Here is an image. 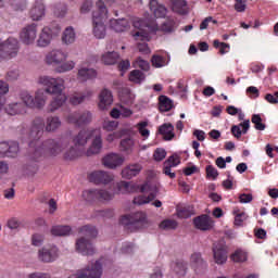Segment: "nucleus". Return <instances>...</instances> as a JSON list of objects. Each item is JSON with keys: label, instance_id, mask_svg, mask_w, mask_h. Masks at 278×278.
Wrapping results in <instances>:
<instances>
[{"label": "nucleus", "instance_id": "nucleus-1", "mask_svg": "<svg viewBox=\"0 0 278 278\" xmlns=\"http://www.w3.org/2000/svg\"><path fill=\"white\" fill-rule=\"evenodd\" d=\"M39 86H45L46 89H37L35 92V108L37 110H42L47 105V100L49 99L47 94H54L55 97L49 104L50 112H55L60 110L64 103H66V80L62 77H51V76H40L37 80Z\"/></svg>", "mask_w": 278, "mask_h": 278}, {"label": "nucleus", "instance_id": "nucleus-2", "mask_svg": "<svg viewBox=\"0 0 278 278\" xmlns=\"http://www.w3.org/2000/svg\"><path fill=\"white\" fill-rule=\"evenodd\" d=\"M37 147L36 155H50V157H58L62 155L67 162H73L83 155H86L85 152L76 147L74 143L70 146L71 142L66 138L61 139H48L45 142L36 141Z\"/></svg>", "mask_w": 278, "mask_h": 278}, {"label": "nucleus", "instance_id": "nucleus-3", "mask_svg": "<svg viewBox=\"0 0 278 278\" xmlns=\"http://www.w3.org/2000/svg\"><path fill=\"white\" fill-rule=\"evenodd\" d=\"M132 25L135 29H138L132 33L134 40H151V34H156V31L169 33L175 29V22L173 20H167L161 26H157L153 20L136 17L132 21Z\"/></svg>", "mask_w": 278, "mask_h": 278}, {"label": "nucleus", "instance_id": "nucleus-4", "mask_svg": "<svg viewBox=\"0 0 278 278\" xmlns=\"http://www.w3.org/2000/svg\"><path fill=\"white\" fill-rule=\"evenodd\" d=\"M62 127V119L58 116H49L45 121L41 117L35 118L33 122V125L30 127V136L31 138H35L33 141L29 142V149L34 151V154L36 155V149H39L38 144L36 142H40L38 138L42 136V131H48L49 134H54V131H58Z\"/></svg>", "mask_w": 278, "mask_h": 278}, {"label": "nucleus", "instance_id": "nucleus-5", "mask_svg": "<svg viewBox=\"0 0 278 278\" xmlns=\"http://www.w3.org/2000/svg\"><path fill=\"white\" fill-rule=\"evenodd\" d=\"M68 60V52L64 49L54 48L48 51L45 55L43 62L47 66H56L55 73H71L75 70L77 63L73 60Z\"/></svg>", "mask_w": 278, "mask_h": 278}, {"label": "nucleus", "instance_id": "nucleus-6", "mask_svg": "<svg viewBox=\"0 0 278 278\" xmlns=\"http://www.w3.org/2000/svg\"><path fill=\"white\" fill-rule=\"evenodd\" d=\"M97 228L94 226H83L80 228V238L76 240L75 250L80 255L92 256L97 253V248L90 241V238H97Z\"/></svg>", "mask_w": 278, "mask_h": 278}, {"label": "nucleus", "instance_id": "nucleus-7", "mask_svg": "<svg viewBox=\"0 0 278 278\" xmlns=\"http://www.w3.org/2000/svg\"><path fill=\"white\" fill-rule=\"evenodd\" d=\"M96 8L97 10L92 13V31L96 38L102 40V38H105V23L109 12L103 7V2H97Z\"/></svg>", "mask_w": 278, "mask_h": 278}, {"label": "nucleus", "instance_id": "nucleus-8", "mask_svg": "<svg viewBox=\"0 0 278 278\" xmlns=\"http://www.w3.org/2000/svg\"><path fill=\"white\" fill-rule=\"evenodd\" d=\"M140 192L148 195H138L134 199L132 203L135 205H147L151 203L160 192V182L155 180H148L146 184L140 186Z\"/></svg>", "mask_w": 278, "mask_h": 278}, {"label": "nucleus", "instance_id": "nucleus-9", "mask_svg": "<svg viewBox=\"0 0 278 278\" xmlns=\"http://www.w3.org/2000/svg\"><path fill=\"white\" fill-rule=\"evenodd\" d=\"M103 276V260L90 263L83 269L70 275L67 278H101Z\"/></svg>", "mask_w": 278, "mask_h": 278}, {"label": "nucleus", "instance_id": "nucleus-10", "mask_svg": "<svg viewBox=\"0 0 278 278\" xmlns=\"http://www.w3.org/2000/svg\"><path fill=\"white\" fill-rule=\"evenodd\" d=\"M121 225H125V227H129V225H134V227H138L139 229H144L149 226V218L147 217V213L137 212L127 215H123L119 219Z\"/></svg>", "mask_w": 278, "mask_h": 278}, {"label": "nucleus", "instance_id": "nucleus-11", "mask_svg": "<svg viewBox=\"0 0 278 278\" xmlns=\"http://www.w3.org/2000/svg\"><path fill=\"white\" fill-rule=\"evenodd\" d=\"M90 140L91 142L89 147L85 150V155L87 157H92V155H99V153L103 151V137L101 135L100 128H93Z\"/></svg>", "mask_w": 278, "mask_h": 278}, {"label": "nucleus", "instance_id": "nucleus-12", "mask_svg": "<svg viewBox=\"0 0 278 278\" xmlns=\"http://www.w3.org/2000/svg\"><path fill=\"white\" fill-rule=\"evenodd\" d=\"M65 121L70 125H76V127H83V125H90V123H92V113H90V111L70 113L65 117Z\"/></svg>", "mask_w": 278, "mask_h": 278}, {"label": "nucleus", "instance_id": "nucleus-13", "mask_svg": "<svg viewBox=\"0 0 278 278\" xmlns=\"http://www.w3.org/2000/svg\"><path fill=\"white\" fill-rule=\"evenodd\" d=\"M37 257L43 264H51L60 257V249L55 245H45L38 250Z\"/></svg>", "mask_w": 278, "mask_h": 278}, {"label": "nucleus", "instance_id": "nucleus-14", "mask_svg": "<svg viewBox=\"0 0 278 278\" xmlns=\"http://www.w3.org/2000/svg\"><path fill=\"white\" fill-rule=\"evenodd\" d=\"M20 49L21 45L18 43V39L10 37L3 41L1 58L4 60H12V58H16V55H18Z\"/></svg>", "mask_w": 278, "mask_h": 278}, {"label": "nucleus", "instance_id": "nucleus-15", "mask_svg": "<svg viewBox=\"0 0 278 278\" xmlns=\"http://www.w3.org/2000/svg\"><path fill=\"white\" fill-rule=\"evenodd\" d=\"M88 179L96 186H108L114 181V175L105 170H93L89 174Z\"/></svg>", "mask_w": 278, "mask_h": 278}, {"label": "nucleus", "instance_id": "nucleus-16", "mask_svg": "<svg viewBox=\"0 0 278 278\" xmlns=\"http://www.w3.org/2000/svg\"><path fill=\"white\" fill-rule=\"evenodd\" d=\"M20 38L24 45H34L38 38V24L33 23L24 26L21 30Z\"/></svg>", "mask_w": 278, "mask_h": 278}, {"label": "nucleus", "instance_id": "nucleus-17", "mask_svg": "<svg viewBox=\"0 0 278 278\" xmlns=\"http://www.w3.org/2000/svg\"><path fill=\"white\" fill-rule=\"evenodd\" d=\"M97 70L88 66L87 63H83L78 67L77 80L79 84H86V81H92L93 79H97Z\"/></svg>", "mask_w": 278, "mask_h": 278}, {"label": "nucleus", "instance_id": "nucleus-18", "mask_svg": "<svg viewBox=\"0 0 278 278\" xmlns=\"http://www.w3.org/2000/svg\"><path fill=\"white\" fill-rule=\"evenodd\" d=\"M102 164L105 168H118V166H123L125 164V156L118 153H109L102 159Z\"/></svg>", "mask_w": 278, "mask_h": 278}, {"label": "nucleus", "instance_id": "nucleus-19", "mask_svg": "<svg viewBox=\"0 0 278 278\" xmlns=\"http://www.w3.org/2000/svg\"><path fill=\"white\" fill-rule=\"evenodd\" d=\"M94 128L80 130L76 136H74L73 144H75L78 149H81V151L86 153V146L88 144V141L90 140Z\"/></svg>", "mask_w": 278, "mask_h": 278}, {"label": "nucleus", "instance_id": "nucleus-20", "mask_svg": "<svg viewBox=\"0 0 278 278\" xmlns=\"http://www.w3.org/2000/svg\"><path fill=\"white\" fill-rule=\"evenodd\" d=\"M189 266L195 275H201V270L207 268V263L203 260V256L199 252H194L189 257Z\"/></svg>", "mask_w": 278, "mask_h": 278}, {"label": "nucleus", "instance_id": "nucleus-21", "mask_svg": "<svg viewBox=\"0 0 278 278\" xmlns=\"http://www.w3.org/2000/svg\"><path fill=\"white\" fill-rule=\"evenodd\" d=\"M47 14V7L42 1L36 0L33 7L29 10V17L34 22L42 21Z\"/></svg>", "mask_w": 278, "mask_h": 278}, {"label": "nucleus", "instance_id": "nucleus-22", "mask_svg": "<svg viewBox=\"0 0 278 278\" xmlns=\"http://www.w3.org/2000/svg\"><path fill=\"white\" fill-rule=\"evenodd\" d=\"M213 257L215 264H225L227 262V247L225 243H215L213 247Z\"/></svg>", "mask_w": 278, "mask_h": 278}, {"label": "nucleus", "instance_id": "nucleus-23", "mask_svg": "<svg viewBox=\"0 0 278 278\" xmlns=\"http://www.w3.org/2000/svg\"><path fill=\"white\" fill-rule=\"evenodd\" d=\"M114 103V96L110 89H102L99 93V108L100 110H110Z\"/></svg>", "mask_w": 278, "mask_h": 278}, {"label": "nucleus", "instance_id": "nucleus-24", "mask_svg": "<svg viewBox=\"0 0 278 278\" xmlns=\"http://www.w3.org/2000/svg\"><path fill=\"white\" fill-rule=\"evenodd\" d=\"M51 40H53V34H51V28L46 26L39 33V37L37 39V47H39L40 49H46V47H49V45H51Z\"/></svg>", "mask_w": 278, "mask_h": 278}, {"label": "nucleus", "instance_id": "nucleus-25", "mask_svg": "<svg viewBox=\"0 0 278 278\" xmlns=\"http://www.w3.org/2000/svg\"><path fill=\"white\" fill-rule=\"evenodd\" d=\"M193 225L195 229L200 231H210L213 227L212 218L207 215H201L193 219Z\"/></svg>", "mask_w": 278, "mask_h": 278}, {"label": "nucleus", "instance_id": "nucleus-26", "mask_svg": "<svg viewBox=\"0 0 278 278\" xmlns=\"http://www.w3.org/2000/svg\"><path fill=\"white\" fill-rule=\"evenodd\" d=\"M135 190L136 185L122 180L114 185L113 193L114 197H116V194H129L131 192H135Z\"/></svg>", "mask_w": 278, "mask_h": 278}, {"label": "nucleus", "instance_id": "nucleus-27", "mask_svg": "<svg viewBox=\"0 0 278 278\" xmlns=\"http://www.w3.org/2000/svg\"><path fill=\"white\" fill-rule=\"evenodd\" d=\"M141 172H142V166L140 164L138 163L130 164L122 170V177L123 179H134V177H137V175H140Z\"/></svg>", "mask_w": 278, "mask_h": 278}, {"label": "nucleus", "instance_id": "nucleus-28", "mask_svg": "<svg viewBox=\"0 0 278 278\" xmlns=\"http://www.w3.org/2000/svg\"><path fill=\"white\" fill-rule=\"evenodd\" d=\"M111 116L112 118H131L134 116V111L121 104L119 108L112 109Z\"/></svg>", "mask_w": 278, "mask_h": 278}, {"label": "nucleus", "instance_id": "nucleus-29", "mask_svg": "<svg viewBox=\"0 0 278 278\" xmlns=\"http://www.w3.org/2000/svg\"><path fill=\"white\" fill-rule=\"evenodd\" d=\"M251 127V121L245 119L239 125H233L231 127V134L235 138H242V134H247Z\"/></svg>", "mask_w": 278, "mask_h": 278}, {"label": "nucleus", "instance_id": "nucleus-30", "mask_svg": "<svg viewBox=\"0 0 278 278\" xmlns=\"http://www.w3.org/2000/svg\"><path fill=\"white\" fill-rule=\"evenodd\" d=\"M5 112L10 116H16V114H26L27 110L25 104L21 102L10 103L5 106Z\"/></svg>", "mask_w": 278, "mask_h": 278}, {"label": "nucleus", "instance_id": "nucleus-31", "mask_svg": "<svg viewBox=\"0 0 278 278\" xmlns=\"http://www.w3.org/2000/svg\"><path fill=\"white\" fill-rule=\"evenodd\" d=\"M110 27L117 33L127 31L129 29V21L127 18H113L110 21Z\"/></svg>", "mask_w": 278, "mask_h": 278}, {"label": "nucleus", "instance_id": "nucleus-32", "mask_svg": "<svg viewBox=\"0 0 278 278\" xmlns=\"http://www.w3.org/2000/svg\"><path fill=\"white\" fill-rule=\"evenodd\" d=\"M150 10L156 18H164L168 13L166 7L159 4L157 0H150Z\"/></svg>", "mask_w": 278, "mask_h": 278}, {"label": "nucleus", "instance_id": "nucleus-33", "mask_svg": "<svg viewBox=\"0 0 278 278\" xmlns=\"http://www.w3.org/2000/svg\"><path fill=\"white\" fill-rule=\"evenodd\" d=\"M63 45H73L77 40V35L75 34V28L73 26L66 27L62 34L61 38Z\"/></svg>", "mask_w": 278, "mask_h": 278}, {"label": "nucleus", "instance_id": "nucleus-34", "mask_svg": "<svg viewBox=\"0 0 278 278\" xmlns=\"http://www.w3.org/2000/svg\"><path fill=\"white\" fill-rule=\"evenodd\" d=\"M119 101L124 105H134V101H136V94L131 92L129 89H123L119 92Z\"/></svg>", "mask_w": 278, "mask_h": 278}, {"label": "nucleus", "instance_id": "nucleus-35", "mask_svg": "<svg viewBox=\"0 0 278 278\" xmlns=\"http://www.w3.org/2000/svg\"><path fill=\"white\" fill-rule=\"evenodd\" d=\"M172 10L176 14H187L188 13V2L186 0H170Z\"/></svg>", "mask_w": 278, "mask_h": 278}, {"label": "nucleus", "instance_id": "nucleus-36", "mask_svg": "<svg viewBox=\"0 0 278 278\" xmlns=\"http://www.w3.org/2000/svg\"><path fill=\"white\" fill-rule=\"evenodd\" d=\"M20 99L23 101V105H25L26 110L27 108H30L34 110L36 108L35 98L29 93V91L24 90L20 92Z\"/></svg>", "mask_w": 278, "mask_h": 278}, {"label": "nucleus", "instance_id": "nucleus-37", "mask_svg": "<svg viewBox=\"0 0 278 278\" xmlns=\"http://www.w3.org/2000/svg\"><path fill=\"white\" fill-rule=\"evenodd\" d=\"M175 126L173 124H163L159 128V132L164 137L165 140H173L175 138Z\"/></svg>", "mask_w": 278, "mask_h": 278}, {"label": "nucleus", "instance_id": "nucleus-38", "mask_svg": "<svg viewBox=\"0 0 278 278\" xmlns=\"http://www.w3.org/2000/svg\"><path fill=\"white\" fill-rule=\"evenodd\" d=\"M232 215L235 217V222H233L235 227H242V225H244V220H247V218H249V215H247V213L240 211V208H238V207H235L232 210Z\"/></svg>", "mask_w": 278, "mask_h": 278}, {"label": "nucleus", "instance_id": "nucleus-39", "mask_svg": "<svg viewBox=\"0 0 278 278\" xmlns=\"http://www.w3.org/2000/svg\"><path fill=\"white\" fill-rule=\"evenodd\" d=\"M71 231H73V228H71V226H62V225H58V226H53L51 228V233L52 236H71Z\"/></svg>", "mask_w": 278, "mask_h": 278}, {"label": "nucleus", "instance_id": "nucleus-40", "mask_svg": "<svg viewBox=\"0 0 278 278\" xmlns=\"http://www.w3.org/2000/svg\"><path fill=\"white\" fill-rule=\"evenodd\" d=\"M159 110L160 112H169V110H173V100L166 96H161L159 98Z\"/></svg>", "mask_w": 278, "mask_h": 278}, {"label": "nucleus", "instance_id": "nucleus-41", "mask_svg": "<svg viewBox=\"0 0 278 278\" xmlns=\"http://www.w3.org/2000/svg\"><path fill=\"white\" fill-rule=\"evenodd\" d=\"M118 58L119 55L116 52L112 51L103 53L101 60L103 64L112 66V64H116V62H118Z\"/></svg>", "mask_w": 278, "mask_h": 278}, {"label": "nucleus", "instance_id": "nucleus-42", "mask_svg": "<svg viewBox=\"0 0 278 278\" xmlns=\"http://www.w3.org/2000/svg\"><path fill=\"white\" fill-rule=\"evenodd\" d=\"M97 192L100 203H109V201L114 199V192L108 191V189H97Z\"/></svg>", "mask_w": 278, "mask_h": 278}, {"label": "nucleus", "instance_id": "nucleus-43", "mask_svg": "<svg viewBox=\"0 0 278 278\" xmlns=\"http://www.w3.org/2000/svg\"><path fill=\"white\" fill-rule=\"evenodd\" d=\"M230 257L232 262H236L237 264H242L247 262V260H249V253H247V251L244 250L239 249L235 251V253H232Z\"/></svg>", "mask_w": 278, "mask_h": 278}, {"label": "nucleus", "instance_id": "nucleus-44", "mask_svg": "<svg viewBox=\"0 0 278 278\" xmlns=\"http://www.w3.org/2000/svg\"><path fill=\"white\" fill-rule=\"evenodd\" d=\"M119 147L125 153H132L134 147H136V140L132 138L123 139L119 143Z\"/></svg>", "mask_w": 278, "mask_h": 278}, {"label": "nucleus", "instance_id": "nucleus-45", "mask_svg": "<svg viewBox=\"0 0 278 278\" xmlns=\"http://www.w3.org/2000/svg\"><path fill=\"white\" fill-rule=\"evenodd\" d=\"M84 201L87 203H94V201H99L97 189H88L83 192Z\"/></svg>", "mask_w": 278, "mask_h": 278}, {"label": "nucleus", "instance_id": "nucleus-46", "mask_svg": "<svg viewBox=\"0 0 278 278\" xmlns=\"http://www.w3.org/2000/svg\"><path fill=\"white\" fill-rule=\"evenodd\" d=\"M151 63L154 68H162L168 65V61L166 60V58L160 54H154L151 59Z\"/></svg>", "mask_w": 278, "mask_h": 278}, {"label": "nucleus", "instance_id": "nucleus-47", "mask_svg": "<svg viewBox=\"0 0 278 278\" xmlns=\"http://www.w3.org/2000/svg\"><path fill=\"white\" fill-rule=\"evenodd\" d=\"M147 127H149V122H139L136 125V128L139 131L140 136L143 138V140L149 139V136H151V131H149Z\"/></svg>", "mask_w": 278, "mask_h": 278}, {"label": "nucleus", "instance_id": "nucleus-48", "mask_svg": "<svg viewBox=\"0 0 278 278\" xmlns=\"http://www.w3.org/2000/svg\"><path fill=\"white\" fill-rule=\"evenodd\" d=\"M144 78V74L140 70H134L129 74V81H132L134 84H142Z\"/></svg>", "mask_w": 278, "mask_h": 278}, {"label": "nucleus", "instance_id": "nucleus-49", "mask_svg": "<svg viewBox=\"0 0 278 278\" xmlns=\"http://www.w3.org/2000/svg\"><path fill=\"white\" fill-rule=\"evenodd\" d=\"M8 150L9 151V157H16L18 155V152L21 151L18 147V142L16 141H9L7 142Z\"/></svg>", "mask_w": 278, "mask_h": 278}, {"label": "nucleus", "instance_id": "nucleus-50", "mask_svg": "<svg viewBox=\"0 0 278 278\" xmlns=\"http://www.w3.org/2000/svg\"><path fill=\"white\" fill-rule=\"evenodd\" d=\"M160 229H164L165 231H170V229H177V222L175 219H164L160 224Z\"/></svg>", "mask_w": 278, "mask_h": 278}, {"label": "nucleus", "instance_id": "nucleus-51", "mask_svg": "<svg viewBox=\"0 0 278 278\" xmlns=\"http://www.w3.org/2000/svg\"><path fill=\"white\" fill-rule=\"evenodd\" d=\"M252 123L257 131H264V129H266V124L262 123V116H260V114L252 116Z\"/></svg>", "mask_w": 278, "mask_h": 278}, {"label": "nucleus", "instance_id": "nucleus-52", "mask_svg": "<svg viewBox=\"0 0 278 278\" xmlns=\"http://www.w3.org/2000/svg\"><path fill=\"white\" fill-rule=\"evenodd\" d=\"M137 43V47L139 49L140 53H143V55H149V53H151V49H149V45H147V42H149V40H142V39H135ZM142 42V43H140Z\"/></svg>", "mask_w": 278, "mask_h": 278}, {"label": "nucleus", "instance_id": "nucleus-53", "mask_svg": "<svg viewBox=\"0 0 278 278\" xmlns=\"http://www.w3.org/2000/svg\"><path fill=\"white\" fill-rule=\"evenodd\" d=\"M102 129H104V131H116V129H118V122L105 121L102 124Z\"/></svg>", "mask_w": 278, "mask_h": 278}, {"label": "nucleus", "instance_id": "nucleus-54", "mask_svg": "<svg viewBox=\"0 0 278 278\" xmlns=\"http://www.w3.org/2000/svg\"><path fill=\"white\" fill-rule=\"evenodd\" d=\"M213 45H214L215 49H218V50H219L220 55H225V53H229L230 47H229L228 43H225V42H220V41H218V40H215V41L213 42Z\"/></svg>", "mask_w": 278, "mask_h": 278}, {"label": "nucleus", "instance_id": "nucleus-55", "mask_svg": "<svg viewBox=\"0 0 278 278\" xmlns=\"http://www.w3.org/2000/svg\"><path fill=\"white\" fill-rule=\"evenodd\" d=\"M173 270L174 273H176V275H178L179 277H184L186 275V270H187V267H186V264L179 262V263H176L174 264L173 266Z\"/></svg>", "mask_w": 278, "mask_h": 278}, {"label": "nucleus", "instance_id": "nucleus-56", "mask_svg": "<svg viewBox=\"0 0 278 278\" xmlns=\"http://www.w3.org/2000/svg\"><path fill=\"white\" fill-rule=\"evenodd\" d=\"M86 99V96L81 93H73L70 98V102L72 105H79L80 103H84V100Z\"/></svg>", "mask_w": 278, "mask_h": 278}, {"label": "nucleus", "instance_id": "nucleus-57", "mask_svg": "<svg viewBox=\"0 0 278 278\" xmlns=\"http://www.w3.org/2000/svg\"><path fill=\"white\" fill-rule=\"evenodd\" d=\"M165 164L175 168V166H179V164H181V159L177 154H173L165 161Z\"/></svg>", "mask_w": 278, "mask_h": 278}, {"label": "nucleus", "instance_id": "nucleus-58", "mask_svg": "<svg viewBox=\"0 0 278 278\" xmlns=\"http://www.w3.org/2000/svg\"><path fill=\"white\" fill-rule=\"evenodd\" d=\"M45 242V237L40 233H35L31 236V244L33 247H42Z\"/></svg>", "mask_w": 278, "mask_h": 278}, {"label": "nucleus", "instance_id": "nucleus-59", "mask_svg": "<svg viewBox=\"0 0 278 278\" xmlns=\"http://www.w3.org/2000/svg\"><path fill=\"white\" fill-rule=\"evenodd\" d=\"M134 64L136 68H141V71H149L150 68L149 61H144L141 58L137 59Z\"/></svg>", "mask_w": 278, "mask_h": 278}, {"label": "nucleus", "instance_id": "nucleus-60", "mask_svg": "<svg viewBox=\"0 0 278 278\" xmlns=\"http://www.w3.org/2000/svg\"><path fill=\"white\" fill-rule=\"evenodd\" d=\"M153 157H154L155 162H162V160H164L166 157V150H164L162 148H157L154 151Z\"/></svg>", "mask_w": 278, "mask_h": 278}, {"label": "nucleus", "instance_id": "nucleus-61", "mask_svg": "<svg viewBox=\"0 0 278 278\" xmlns=\"http://www.w3.org/2000/svg\"><path fill=\"white\" fill-rule=\"evenodd\" d=\"M92 0H85L80 7V14H88L92 10Z\"/></svg>", "mask_w": 278, "mask_h": 278}, {"label": "nucleus", "instance_id": "nucleus-62", "mask_svg": "<svg viewBox=\"0 0 278 278\" xmlns=\"http://www.w3.org/2000/svg\"><path fill=\"white\" fill-rule=\"evenodd\" d=\"M206 175L210 179H216V177H218V169L212 165H208L206 166Z\"/></svg>", "mask_w": 278, "mask_h": 278}, {"label": "nucleus", "instance_id": "nucleus-63", "mask_svg": "<svg viewBox=\"0 0 278 278\" xmlns=\"http://www.w3.org/2000/svg\"><path fill=\"white\" fill-rule=\"evenodd\" d=\"M235 10L236 12H244L247 10V0H236Z\"/></svg>", "mask_w": 278, "mask_h": 278}, {"label": "nucleus", "instance_id": "nucleus-64", "mask_svg": "<svg viewBox=\"0 0 278 278\" xmlns=\"http://www.w3.org/2000/svg\"><path fill=\"white\" fill-rule=\"evenodd\" d=\"M27 278H51V274L35 271L27 275Z\"/></svg>", "mask_w": 278, "mask_h": 278}]
</instances>
